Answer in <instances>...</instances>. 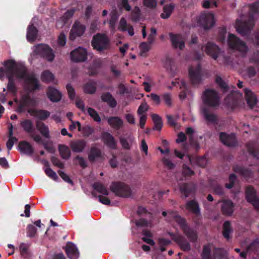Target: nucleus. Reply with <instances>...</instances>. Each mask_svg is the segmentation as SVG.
Masks as SVG:
<instances>
[{"label":"nucleus","mask_w":259,"mask_h":259,"mask_svg":"<svg viewBox=\"0 0 259 259\" xmlns=\"http://www.w3.org/2000/svg\"><path fill=\"white\" fill-rule=\"evenodd\" d=\"M127 25L126 19L122 17L120 19L118 26V29L121 31H126Z\"/></svg>","instance_id":"61"},{"label":"nucleus","mask_w":259,"mask_h":259,"mask_svg":"<svg viewBox=\"0 0 259 259\" xmlns=\"http://www.w3.org/2000/svg\"><path fill=\"white\" fill-rule=\"evenodd\" d=\"M179 185L181 193L184 195L185 198L194 192L196 189V186L193 183H181Z\"/></svg>","instance_id":"19"},{"label":"nucleus","mask_w":259,"mask_h":259,"mask_svg":"<svg viewBox=\"0 0 259 259\" xmlns=\"http://www.w3.org/2000/svg\"><path fill=\"white\" fill-rule=\"evenodd\" d=\"M58 150L62 159L66 160L69 159L71 156V151L68 147L65 145H59Z\"/></svg>","instance_id":"40"},{"label":"nucleus","mask_w":259,"mask_h":259,"mask_svg":"<svg viewBox=\"0 0 259 259\" xmlns=\"http://www.w3.org/2000/svg\"><path fill=\"white\" fill-rule=\"evenodd\" d=\"M36 233V228L32 225L29 224L27 227V233L28 236L33 237Z\"/></svg>","instance_id":"63"},{"label":"nucleus","mask_w":259,"mask_h":259,"mask_svg":"<svg viewBox=\"0 0 259 259\" xmlns=\"http://www.w3.org/2000/svg\"><path fill=\"white\" fill-rule=\"evenodd\" d=\"M227 33L226 28L225 27H221L219 30L218 38L220 41H224L226 38Z\"/></svg>","instance_id":"62"},{"label":"nucleus","mask_w":259,"mask_h":259,"mask_svg":"<svg viewBox=\"0 0 259 259\" xmlns=\"http://www.w3.org/2000/svg\"><path fill=\"white\" fill-rule=\"evenodd\" d=\"M35 52L50 62L54 60L55 57L53 49L48 45L42 44L37 45L35 47Z\"/></svg>","instance_id":"7"},{"label":"nucleus","mask_w":259,"mask_h":259,"mask_svg":"<svg viewBox=\"0 0 259 259\" xmlns=\"http://www.w3.org/2000/svg\"><path fill=\"white\" fill-rule=\"evenodd\" d=\"M97 82L93 80H90L83 85L84 92L89 94H94L97 90Z\"/></svg>","instance_id":"38"},{"label":"nucleus","mask_w":259,"mask_h":259,"mask_svg":"<svg viewBox=\"0 0 259 259\" xmlns=\"http://www.w3.org/2000/svg\"><path fill=\"white\" fill-rule=\"evenodd\" d=\"M215 82L219 87L223 90L224 93L228 91L229 87L226 83L223 80L221 77L217 76L215 78Z\"/></svg>","instance_id":"53"},{"label":"nucleus","mask_w":259,"mask_h":259,"mask_svg":"<svg viewBox=\"0 0 259 259\" xmlns=\"http://www.w3.org/2000/svg\"><path fill=\"white\" fill-rule=\"evenodd\" d=\"M36 128L44 137L46 139L50 138L49 127L44 122H37L36 123Z\"/></svg>","instance_id":"41"},{"label":"nucleus","mask_w":259,"mask_h":259,"mask_svg":"<svg viewBox=\"0 0 259 259\" xmlns=\"http://www.w3.org/2000/svg\"><path fill=\"white\" fill-rule=\"evenodd\" d=\"M150 44L148 42H143L140 44L139 48L141 51V55H143V54L146 53L150 50Z\"/></svg>","instance_id":"60"},{"label":"nucleus","mask_w":259,"mask_h":259,"mask_svg":"<svg viewBox=\"0 0 259 259\" xmlns=\"http://www.w3.org/2000/svg\"><path fill=\"white\" fill-rule=\"evenodd\" d=\"M92 186L95 190L104 195H108L109 194V192L107 188L101 182H95Z\"/></svg>","instance_id":"47"},{"label":"nucleus","mask_w":259,"mask_h":259,"mask_svg":"<svg viewBox=\"0 0 259 259\" xmlns=\"http://www.w3.org/2000/svg\"><path fill=\"white\" fill-rule=\"evenodd\" d=\"M24 82L27 89L30 92L39 90L40 89L39 80L33 74L27 75Z\"/></svg>","instance_id":"15"},{"label":"nucleus","mask_w":259,"mask_h":259,"mask_svg":"<svg viewBox=\"0 0 259 259\" xmlns=\"http://www.w3.org/2000/svg\"><path fill=\"white\" fill-rule=\"evenodd\" d=\"M109 42V40L106 35L98 33L93 36L92 46L94 49L101 52L108 48Z\"/></svg>","instance_id":"5"},{"label":"nucleus","mask_w":259,"mask_h":259,"mask_svg":"<svg viewBox=\"0 0 259 259\" xmlns=\"http://www.w3.org/2000/svg\"><path fill=\"white\" fill-rule=\"evenodd\" d=\"M18 148L20 151L27 155H31L34 153V149L28 142L22 141L19 142Z\"/></svg>","instance_id":"26"},{"label":"nucleus","mask_w":259,"mask_h":259,"mask_svg":"<svg viewBox=\"0 0 259 259\" xmlns=\"http://www.w3.org/2000/svg\"><path fill=\"white\" fill-rule=\"evenodd\" d=\"M50 113L45 110H37L36 116L40 120H44L49 117Z\"/></svg>","instance_id":"54"},{"label":"nucleus","mask_w":259,"mask_h":259,"mask_svg":"<svg viewBox=\"0 0 259 259\" xmlns=\"http://www.w3.org/2000/svg\"><path fill=\"white\" fill-rule=\"evenodd\" d=\"M168 235L172 240L176 242L184 251H187L191 249V245L184 236L180 234H176L174 233L168 232Z\"/></svg>","instance_id":"9"},{"label":"nucleus","mask_w":259,"mask_h":259,"mask_svg":"<svg viewBox=\"0 0 259 259\" xmlns=\"http://www.w3.org/2000/svg\"><path fill=\"white\" fill-rule=\"evenodd\" d=\"M29 75L30 74H27V69L25 67L23 66H17L15 70V76H16L17 78L24 79L25 80L26 76Z\"/></svg>","instance_id":"42"},{"label":"nucleus","mask_w":259,"mask_h":259,"mask_svg":"<svg viewBox=\"0 0 259 259\" xmlns=\"http://www.w3.org/2000/svg\"><path fill=\"white\" fill-rule=\"evenodd\" d=\"M101 99L102 102L106 103L112 108H115L117 104V101L109 92H105L102 94Z\"/></svg>","instance_id":"27"},{"label":"nucleus","mask_w":259,"mask_h":259,"mask_svg":"<svg viewBox=\"0 0 259 259\" xmlns=\"http://www.w3.org/2000/svg\"><path fill=\"white\" fill-rule=\"evenodd\" d=\"M115 195L121 197H129L132 194L130 187L121 182H113L110 187Z\"/></svg>","instance_id":"3"},{"label":"nucleus","mask_w":259,"mask_h":259,"mask_svg":"<svg viewBox=\"0 0 259 259\" xmlns=\"http://www.w3.org/2000/svg\"><path fill=\"white\" fill-rule=\"evenodd\" d=\"M245 197L247 201L259 210V198L256 196L254 189L251 186H248L245 189Z\"/></svg>","instance_id":"12"},{"label":"nucleus","mask_w":259,"mask_h":259,"mask_svg":"<svg viewBox=\"0 0 259 259\" xmlns=\"http://www.w3.org/2000/svg\"><path fill=\"white\" fill-rule=\"evenodd\" d=\"M88 112L89 115L96 122H100L101 118L98 112L93 108L89 107L88 108Z\"/></svg>","instance_id":"52"},{"label":"nucleus","mask_w":259,"mask_h":259,"mask_svg":"<svg viewBox=\"0 0 259 259\" xmlns=\"http://www.w3.org/2000/svg\"><path fill=\"white\" fill-rule=\"evenodd\" d=\"M42 163L45 166V172L46 174L50 178L54 181H57L59 179L56 173L50 167L49 162L47 160H43Z\"/></svg>","instance_id":"37"},{"label":"nucleus","mask_w":259,"mask_h":259,"mask_svg":"<svg viewBox=\"0 0 259 259\" xmlns=\"http://www.w3.org/2000/svg\"><path fill=\"white\" fill-rule=\"evenodd\" d=\"M237 177L235 174H231L230 175L229 177V183H226L225 184V187L226 188L230 189L232 188L234 186L235 181H236Z\"/></svg>","instance_id":"57"},{"label":"nucleus","mask_w":259,"mask_h":259,"mask_svg":"<svg viewBox=\"0 0 259 259\" xmlns=\"http://www.w3.org/2000/svg\"><path fill=\"white\" fill-rule=\"evenodd\" d=\"M249 7L248 20L243 22H239L237 20L236 22V30L243 36L248 35L254 25V15L259 14V1L250 5Z\"/></svg>","instance_id":"1"},{"label":"nucleus","mask_w":259,"mask_h":259,"mask_svg":"<svg viewBox=\"0 0 259 259\" xmlns=\"http://www.w3.org/2000/svg\"><path fill=\"white\" fill-rule=\"evenodd\" d=\"M205 52L208 55L216 60L218 57L220 49L215 44L209 42L205 46Z\"/></svg>","instance_id":"20"},{"label":"nucleus","mask_w":259,"mask_h":259,"mask_svg":"<svg viewBox=\"0 0 259 259\" xmlns=\"http://www.w3.org/2000/svg\"><path fill=\"white\" fill-rule=\"evenodd\" d=\"M169 214L179 224L184 234L187 237L190 241L194 243L197 240L198 234L195 229L190 227L185 219L181 217L176 211H171Z\"/></svg>","instance_id":"2"},{"label":"nucleus","mask_w":259,"mask_h":259,"mask_svg":"<svg viewBox=\"0 0 259 259\" xmlns=\"http://www.w3.org/2000/svg\"><path fill=\"white\" fill-rule=\"evenodd\" d=\"M66 88L67 90L69 99L71 100H73L75 96V92L74 88L70 83H68L66 86Z\"/></svg>","instance_id":"59"},{"label":"nucleus","mask_w":259,"mask_h":259,"mask_svg":"<svg viewBox=\"0 0 259 259\" xmlns=\"http://www.w3.org/2000/svg\"><path fill=\"white\" fill-rule=\"evenodd\" d=\"M70 58L74 62H81L85 61L87 59V51L81 47H79L70 53Z\"/></svg>","instance_id":"13"},{"label":"nucleus","mask_w":259,"mask_h":259,"mask_svg":"<svg viewBox=\"0 0 259 259\" xmlns=\"http://www.w3.org/2000/svg\"><path fill=\"white\" fill-rule=\"evenodd\" d=\"M87 145V142L83 139L77 140L72 141L70 143V146L73 152L80 153L83 151Z\"/></svg>","instance_id":"23"},{"label":"nucleus","mask_w":259,"mask_h":259,"mask_svg":"<svg viewBox=\"0 0 259 259\" xmlns=\"http://www.w3.org/2000/svg\"><path fill=\"white\" fill-rule=\"evenodd\" d=\"M198 24L205 30L210 29L215 24L214 15L210 13L201 14L198 19Z\"/></svg>","instance_id":"8"},{"label":"nucleus","mask_w":259,"mask_h":259,"mask_svg":"<svg viewBox=\"0 0 259 259\" xmlns=\"http://www.w3.org/2000/svg\"><path fill=\"white\" fill-rule=\"evenodd\" d=\"M194 171L186 164L183 165L182 175L185 179L194 175Z\"/></svg>","instance_id":"51"},{"label":"nucleus","mask_w":259,"mask_h":259,"mask_svg":"<svg viewBox=\"0 0 259 259\" xmlns=\"http://www.w3.org/2000/svg\"><path fill=\"white\" fill-rule=\"evenodd\" d=\"M17 67L15 62L12 60H8L4 63V69L6 72L7 78L9 77H14L15 70Z\"/></svg>","instance_id":"25"},{"label":"nucleus","mask_w":259,"mask_h":259,"mask_svg":"<svg viewBox=\"0 0 259 259\" xmlns=\"http://www.w3.org/2000/svg\"><path fill=\"white\" fill-rule=\"evenodd\" d=\"M228 44L229 48L232 50L243 53H246L248 50V47L246 44L231 33L229 34Z\"/></svg>","instance_id":"6"},{"label":"nucleus","mask_w":259,"mask_h":259,"mask_svg":"<svg viewBox=\"0 0 259 259\" xmlns=\"http://www.w3.org/2000/svg\"><path fill=\"white\" fill-rule=\"evenodd\" d=\"M148 108L149 106L147 103L145 101L143 102L138 109V114L140 115H144L143 114L148 111Z\"/></svg>","instance_id":"58"},{"label":"nucleus","mask_w":259,"mask_h":259,"mask_svg":"<svg viewBox=\"0 0 259 259\" xmlns=\"http://www.w3.org/2000/svg\"><path fill=\"white\" fill-rule=\"evenodd\" d=\"M47 93L48 98L53 102H58L61 99V93L53 87H49Z\"/></svg>","instance_id":"29"},{"label":"nucleus","mask_w":259,"mask_h":259,"mask_svg":"<svg viewBox=\"0 0 259 259\" xmlns=\"http://www.w3.org/2000/svg\"><path fill=\"white\" fill-rule=\"evenodd\" d=\"M175 6L172 4L166 5L163 7V11L160 15L161 18L163 19H167L169 18L174 10Z\"/></svg>","instance_id":"44"},{"label":"nucleus","mask_w":259,"mask_h":259,"mask_svg":"<svg viewBox=\"0 0 259 259\" xmlns=\"http://www.w3.org/2000/svg\"><path fill=\"white\" fill-rule=\"evenodd\" d=\"M259 248V239H256L252 242L247 247V250L248 251H252L253 252H257Z\"/></svg>","instance_id":"56"},{"label":"nucleus","mask_w":259,"mask_h":259,"mask_svg":"<svg viewBox=\"0 0 259 259\" xmlns=\"http://www.w3.org/2000/svg\"><path fill=\"white\" fill-rule=\"evenodd\" d=\"M219 138L221 142L228 147H235L237 144L236 136L234 133L229 135L225 132H221Z\"/></svg>","instance_id":"16"},{"label":"nucleus","mask_w":259,"mask_h":259,"mask_svg":"<svg viewBox=\"0 0 259 259\" xmlns=\"http://www.w3.org/2000/svg\"><path fill=\"white\" fill-rule=\"evenodd\" d=\"M111 18L109 20V27L111 30H114L116 22L119 18V14L116 10H113L110 14Z\"/></svg>","instance_id":"46"},{"label":"nucleus","mask_w":259,"mask_h":259,"mask_svg":"<svg viewBox=\"0 0 259 259\" xmlns=\"http://www.w3.org/2000/svg\"><path fill=\"white\" fill-rule=\"evenodd\" d=\"M8 82L7 86L8 92L14 96L17 95L18 92V88L15 84L14 77H9L7 78Z\"/></svg>","instance_id":"34"},{"label":"nucleus","mask_w":259,"mask_h":259,"mask_svg":"<svg viewBox=\"0 0 259 259\" xmlns=\"http://www.w3.org/2000/svg\"><path fill=\"white\" fill-rule=\"evenodd\" d=\"M107 119L108 124L115 130H118L123 125V120L118 116H110Z\"/></svg>","instance_id":"28"},{"label":"nucleus","mask_w":259,"mask_h":259,"mask_svg":"<svg viewBox=\"0 0 259 259\" xmlns=\"http://www.w3.org/2000/svg\"><path fill=\"white\" fill-rule=\"evenodd\" d=\"M170 40L172 47L175 49L179 48L182 50L185 48V40L182 35L180 34L169 33Z\"/></svg>","instance_id":"17"},{"label":"nucleus","mask_w":259,"mask_h":259,"mask_svg":"<svg viewBox=\"0 0 259 259\" xmlns=\"http://www.w3.org/2000/svg\"><path fill=\"white\" fill-rule=\"evenodd\" d=\"M141 16V10L138 6H135L131 12V17L133 21L139 20Z\"/></svg>","instance_id":"50"},{"label":"nucleus","mask_w":259,"mask_h":259,"mask_svg":"<svg viewBox=\"0 0 259 259\" xmlns=\"http://www.w3.org/2000/svg\"><path fill=\"white\" fill-rule=\"evenodd\" d=\"M190 80L193 84H198L201 81L202 69L200 64L195 67H190L189 70Z\"/></svg>","instance_id":"11"},{"label":"nucleus","mask_w":259,"mask_h":259,"mask_svg":"<svg viewBox=\"0 0 259 259\" xmlns=\"http://www.w3.org/2000/svg\"><path fill=\"white\" fill-rule=\"evenodd\" d=\"M247 149L249 153L257 159H259V147L253 143L249 142L246 145Z\"/></svg>","instance_id":"35"},{"label":"nucleus","mask_w":259,"mask_h":259,"mask_svg":"<svg viewBox=\"0 0 259 259\" xmlns=\"http://www.w3.org/2000/svg\"><path fill=\"white\" fill-rule=\"evenodd\" d=\"M86 29L85 26L78 20H76L73 23L69 35V39L73 40L77 37L82 36Z\"/></svg>","instance_id":"10"},{"label":"nucleus","mask_w":259,"mask_h":259,"mask_svg":"<svg viewBox=\"0 0 259 259\" xmlns=\"http://www.w3.org/2000/svg\"><path fill=\"white\" fill-rule=\"evenodd\" d=\"M172 84L174 86H177L178 84L180 89L182 91L180 92L179 97L181 100H184L186 98L187 83L183 80H181L180 82L177 81H172Z\"/></svg>","instance_id":"39"},{"label":"nucleus","mask_w":259,"mask_h":259,"mask_svg":"<svg viewBox=\"0 0 259 259\" xmlns=\"http://www.w3.org/2000/svg\"><path fill=\"white\" fill-rule=\"evenodd\" d=\"M234 205L230 200H225L222 204L221 210L223 214L230 216L234 211Z\"/></svg>","instance_id":"30"},{"label":"nucleus","mask_w":259,"mask_h":259,"mask_svg":"<svg viewBox=\"0 0 259 259\" xmlns=\"http://www.w3.org/2000/svg\"><path fill=\"white\" fill-rule=\"evenodd\" d=\"M101 139L103 143L110 149H117V143L115 138L108 132H103L101 135Z\"/></svg>","instance_id":"18"},{"label":"nucleus","mask_w":259,"mask_h":259,"mask_svg":"<svg viewBox=\"0 0 259 259\" xmlns=\"http://www.w3.org/2000/svg\"><path fill=\"white\" fill-rule=\"evenodd\" d=\"M38 34V30L33 24L29 25L27 29L26 38L30 42H32L35 40Z\"/></svg>","instance_id":"31"},{"label":"nucleus","mask_w":259,"mask_h":259,"mask_svg":"<svg viewBox=\"0 0 259 259\" xmlns=\"http://www.w3.org/2000/svg\"><path fill=\"white\" fill-rule=\"evenodd\" d=\"M65 252L70 259H77L79 251L76 246L72 242H68L65 247Z\"/></svg>","instance_id":"22"},{"label":"nucleus","mask_w":259,"mask_h":259,"mask_svg":"<svg viewBox=\"0 0 259 259\" xmlns=\"http://www.w3.org/2000/svg\"><path fill=\"white\" fill-rule=\"evenodd\" d=\"M186 208L194 214V221L197 223L201 218L200 208L198 203L195 200L188 201L186 204Z\"/></svg>","instance_id":"14"},{"label":"nucleus","mask_w":259,"mask_h":259,"mask_svg":"<svg viewBox=\"0 0 259 259\" xmlns=\"http://www.w3.org/2000/svg\"><path fill=\"white\" fill-rule=\"evenodd\" d=\"M211 247L210 244L204 245L201 257L202 259H211Z\"/></svg>","instance_id":"49"},{"label":"nucleus","mask_w":259,"mask_h":259,"mask_svg":"<svg viewBox=\"0 0 259 259\" xmlns=\"http://www.w3.org/2000/svg\"><path fill=\"white\" fill-rule=\"evenodd\" d=\"M20 125L25 132L29 134L34 132L33 123L31 120L25 119L20 122Z\"/></svg>","instance_id":"36"},{"label":"nucleus","mask_w":259,"mask_h":259,"mask_svg":"<svg viewBox=\"0 0 259 259\" xmlns=\"http://www.w3.org/2000/svg\"><path fill=\"white\" fill-rule=\"evenodd\" d=\"M233 232V229L229 221H225L223 226V235L227 240L230 238V234Z\"/></svg>","instance_id":"45"},{"label":"nucleus","mask_w":259,"mask_h":259,"mask_svg":"<svg viewBox=\"0 0 259 259\" xmlns=\"http://www.w3.org/2000/svg\"><path fill=\"white\" fill-rule=\"evenodd\" d=\"M233 170L245 178L249 179L253 176V172L251 169L238 164L233 166Z\"/></svg>","instance_id":"21"},{"label":"nucleus","mask_w":259,"mask_h":259,"mask_svg":"<svg viewBox=\"0 0 259 259\" xmlns=\"http://www.w3.org/2000/svg\"><path fill=\"white\" fill-rule=\"evenodd\" d=\"M54 79L53 74L49 70H45L41 73V79L44 82H51Z\"/></svg>","instance_id":"48"},{"label":"nucleus","mask_w":259,"mask_h":259,"mask_svg":"<svg viewBox=\"0 0 259 259\" xmlns=\"http://www.w3.org/2000/svg\"><path fill=\"white\" fill-rule=\"evenodd\" d=\"M202 112L206 121L213 124L218 123V117L214 114L210 113L208 108L204 107L202 109Z\"/></svg>","instance_id":"33"},{"label":"nucleus","mask_w":259,"mask_h":259,"mask_svg":"<svg viewBox=\"0 0 259 259\" xmlns=\"http://www.w3.org/2000/svg\"><path fill=\"white\" fill-rule=\"evenodd\" d=\"M245 98L247 104L251 107H253L256 104L257 99L256 96L250 90L244 89Z\"/></svg>","instance_id":"32"},{"label":"nucleus","mask_w":259,"mask_h":259,"mask_svg":"<svg viewBox=\"0 0 259 259\" xmlns=\"http://www.w3.org/2000/svg\"><path fill=\"white\" fill-rule=\"evenodd\" d=\"M225 256V252L224 249L220 248H216L213 251V258L221 259Z\"/></svg>","instance_id":"55"},{"label":"nucleus","mask_w":259,"mask_h":259,"mask_svg":"<svg viewBox=\"0 0 259 259\" xmlns=\"http://www.w3.org/2000/svg\"><path fill=\"white\" fill-rule=\"evenodd\" d=\"M103 158L101 149L96 146H92L88 153V159L91 163L94 162L98 159Z\"/></svg>","instance_id":"24"},{"label":"nucleus","mask_w":259,"mask_h":259,"mask_svg":"<svg viewBox=\"0 0 259 259\" xmlns=\"http://www.w3.org/2000/svg\"><path fill=\"white\" fill-rule=\"evenodd\" d=\"M203 103L211 107H215L220 105V97L217 91L212 89H206L202 97Z\"/></svg>","instance_id":"4"},{"label":"nucleus","mask_w":259,"mask_h":259,"mask_svg":"<svg viewBox=\"0 0 259 259\" xmlns=\"http://www.w3.org/2000/svg\"><path fill=\"white\" fill-rule=\"evenodd\" d=\"M151 118L154 124L153 129L160 131L163 126L161 117L156 114H153L151 115Z\"/></svg>","instance_id":"43"},{"label":"nucleus","mask_w":259,"mask_h":259,"mask_svg":"<svg viewBox=\"0 0 259 259\" xmlns=\"http://www.w3.org/2000/svg\"><path fill=\"white\" fill-rule=\"evenodd\" d=\"M51 160L52 163L57 166L60 168H63L64 167V165L63 162H62L57 157L55 156H52L51 158Z\"/></svg>","instance_id":"64"}]
</instances>
